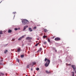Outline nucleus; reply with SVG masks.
Listing matches in <instances>:
<instances>
[{
  "instance_id": "nucleus-19",
  "label": "nucleus",
  "mask_w": 76,
  "mask_h": 76,
  "mask_svg": "<svg viewBox=\"0 0 76 76\" xmlns=\"http://www.w3.org/2000/svg\"><path fill=\"white\" fill-rule=\"evenodd\" d=\"M43 38H47V36H44L43 37Z\"/></svg>"
},
{
  "instance_id": "nucleus-24",
  "label": "nucleus",
  "mask_w": 76,
  "mask_h": 76,
  "mask_svg": "<svg viewBox=\"0 0 76 76\" xmlns=\"http://www.w3.org/2000/svg\"><path fill=\"white\" fill-rule=\"evenodd\" d=\"M1 75H4V74L2 73H1Z\"/></svg>"
},
{
  "instance_id": "nucleus-38",
  "label": "nucleus",
  "mask_w": 76,
  "mask_h": 76,
  "mask_svg": "<svg viewBox=\"0 0 76 76\" xmlns=\"http://www.w3.org/2000/svg\"><path fill=\"white\" fill-rule=\"evenodd\" d=\"M1 37V35H0V38Z\"/></svg>"
},
{
  "instance_id": "nucleus-41",
  "label": "nucleus",
  "mask_w": 76,
  "mask_h": 76,
  "mask_svg": "<svg viewBox=\"0 0 76 76\" xmlns=\"http://www.w3.org/2000/svg\"><path fill=\"white\" fill-rule=\"evenodd\" d=\"M38 52H39V51L38 50Z\"/></svg>"
},
{
  "instance_id": "nucleus-5",
  "label": "nucleus",
  "mask_w": 76,
  "mask_h": 76,
  "mask_svg": "<svg viewBox=\"0 0 76 76\" xmlns=\"http://www.w3.org/2000/svg\"><path fill=\"white\" fill-rule=\"evenodd\" d=\"M32 39V38L30 37H28L26 38V39L29 40V39Z\"/></svg>"
},
{
  "instance_id": "nucleus-35",
  "label": "nucleus",
  "mask_w": 76,
  "mask_h": 76,
  "mask_svg": "<svg viewBox=\"0 0 76 76\" xmlns=\"http://www.w3.org/2000/svg\"><path fill=\"white\" fill-rule=\"evenodd\" d=\"M55 52H57V50H55Z\"/></svg>"
},
{
  "instance_id": "nucleus-11",
  "label": "nucleus",
  "mask_w": 76,
  "mask_h": 76,
  "mask_svg": "<svg viewBox=\"0 0 76 76\" xmlns=\"http://www.w3.org/2000/svg\"><path fill=\"white\" fill-rule=\"evenodd\" d=\"M12 32V30H8V33H10Z\"/></svg>"
},
{
  "instance_id": "nucleus-1",
  "label": "nucleus",
  "mask_w": 76,
  "mask_h": 76,
  "mask_svg": "<svg viewBox=\"0 0 76 76\" xmlns=\"http://www.w3.org/2000/svg\"><path fill=\"white\" fill-rule=\"evenodd\" d=\"M47 60V61L46 63V64H45V67H48L49 64H50V60L47 59V58H45V61H46Z\"/></svg>"
},
{
  "instance_id": "nucleus-28",
  "label": "nucleus",
  "mask_w": 76,
  "mask_h": 76,
  "mask_svg": "<svg viewBox=\"0 0 76 76\" xmlns=\"http://www.w3.org/2000/svg\"><path fill=\"white\" fill-rule=\"evenodd\" d=\"M47 44V42H44V44Z\"/></svg>"
},
{
  "instance_id": "nucleus-8",
  "label": "nucleus",
  "mask_w": 76,
  "mask_h": 76,
  "mask_svg": "<svg viewBox=\"0 0 76 76\" xmlns=\"http://www.w3.org/2000/svg\"><path fill=\"white\" fill-rule=\"evenodd\" d=\"M28 26H26L24 27V29H26L27 28H28Z\"/></svg>"
},
{
  "instance_id": "nucleus-45",
  "label": "nucleus",
  "mask_w": 76,
  "mask_h": 76,
  "mask_svg": "<svg viewBox=\"0 0 76 76\" xmlns=\"http://www.w3.org/2000/svg\"><path fill=\"white\" fill-rule=\"evenodd\" d=\"M15 29H18L17 28H15Z\"/></svg>"
},
{
  "instance_id": "nucleus-6",
  "label": "nucleus",
  "mask_w": 76,
  "mask_h": 76,
  "mask_svg": "<svg viewBox=\"0 0 76 76\" xmlns=\"http://www.w3.org/2000/svg\"><path fill=\"white\" fill-rule=\"evenodd\" d=\"M21 50H20V48H19L17 49L18 52H20V51Z\"/></svg>"
},
{
  "instance_id": "nucleus-37",
  "label": "nucleus",
  "mask_w": 76,
  "mask_h": 76,
  "mask_svg": "<svg viewBox=\"0 0 76 76\" xmlns=\"http://www.w3.org/2000/svg\"><path fill=\"white\" fill-rule=\"evenodd\" d=\"M25 29H23V31H25Z\"/></svg>"
},
{
  "instance_id": "nucleus-13",
  "label": "nucleus",
  "mask_w": 76,
  "mask_h": 76,
  "mask_svg": "<svg viewBox=\"0 0 76 76\" xmlns=\"http://www.w3.org/2000/svg\"><path fill=\"white\" fill-rule=\"evenodd\" d=\"M44 31L45 32H47V29H44Z\"/></svg>"
},
{
  "instance_id": "nucleus-20",
  "label": "nucleus",
  "mask_w": 76,
  "mask_h": 76,
  "mask_svg": "<svg viewBox=\"0 0 76 76\" xmlns=\"http://www.w3.org/2000/svg\"><path fill=\"white\" fill-rule=\"evenodd\" d=\"M29 66H30V65H28L27 66V67L28 68H29Z\"/></svg>"
},
{
  "instance_id": "nucleus-34",
  "label": "nucleus",
  "mask_w": 76,
  "mask_h": 76,
  "mask_svg": "<svg viewBox=\"0 0 76 76\" xmlns=\"http://www.w3.org/2000/svg\"><path fill=\"white\" fill-rule=\"evenodd\" d=\"M31 71H32V70H33V69H32V68H31Z\"/></svg>"
},
{
  "instance_id": "nucleus-48",
  "label": "nucleus",
  "mask_w": 76,
  "mask_h": 76,
  "mask_svg": "<svg viewBox=\"0 0 76 76\" xmlns=\"http://www.w3.org/2000/svg\"><path fill=\"white\" fill-rule=\"evenodd\" d=\"M53 38H54V37H53Z\"/></svg>"
},
{
  "instance_id": "nucleus-32",
  "label": "nucleus",
  "mask_w": 76,
  "mask_h": 76,
  "mask_svg": "<svg viewBox=\"0 0 76 76\" xmlns=\"http://www.w3.org/2000/svg\"><path fill=\"white\" fill-rule=\"evenodd\" d=\"M68 65V66H71V64H69Z\"/></svg>"
},
{
  "instance_id": "nucleus-15",
  "label": "nucleus",
  "mask_w": 76,
  "mask_h": 76,
  "mask_svg": "<svg viewBox=\"0 0 76 76\" xmlns=\"http://www.w3.org/2000/svg\"><path fill=\"white\" fill-rule=\"evenodd\" d=\"M29 31H30V32H32V30L31 29H29Z\"/></svg>"
},
{
  "instance_id": "nucleus-39",
  "label": "nucleus",
  "mask_w": 76,
  "mask_h": 76,
  "mask_svg": "<svg viewBox=\"0 0 76 76\" xmlns=\"http://www.w3.org/2000/svg\"><path fill=\"white\" fill-rule=\"evenodd\" d=\"M38 40H39V39H37Z\"/></svg>"
},
{
  "instance_id": "nucleus-7",
  "label": "nucleus",
  "mask_w": 76,
  "mask_h": 76,
  "mask_svg": "<svg viewBox=\"0 0 76 76\" xmlns=\"http://www.w3.org/2000/svg\"><path fill=\"white\" fill-rule=\"evenodd\" d=\"M46 73H47L48 74L49 73H51V72L50 71H46Z\"/></svg>"
},
{
  "instance_id": "nucleus-22",
  "label": "nucleus",
  "mask_w": 76,
  "mask_h": 76,
  "mask_svg": "<svg viewBox=\"0 0 76 76\" xmlns=\"http://www.w3.org/2000/svg\"><path fill=\"white\" fill-rule=\"evenodd\" d=\"M38 44H39V43H38L36 45H35V46H38Z\"/></svg>"
},
{
  "instance_id": "nucleus-21",
  "label": "nucleus",
  "mask_w": 76,
  "mask_h": 76,
  "mask_svg": "<svg viewBox=\"0 0 76 76\" xmlns=\"http://www.w3.org/2000/svg\"><path fill=\"white\" fill-rule=\"evenodd\" d=\"M21 39H22V37H20V38H19L18 39V40H20Z\"/></svg>"
},
{
  "instance_id": "nucleus-43",
  "label": "nucleus",
  "mask_w": 76,
  "mask_h": 76,
  "mask_svg": "<svg viewBox=\"0 0 76 76\" xmlns=\"http://www.w3.org/2000/svg\"><path fill=\"white\" fill-rule=\"evenodd\" d=\"M1 61H3V60H1Z\"/></svg>"
},
{
  "instance_id": "nucleus-29",
  "label": "nucleus",
  "mask_w": 76,
  "mask_h": 76,
  "mask_svg": "<svg viewBox=\"0 0 76 76\" xmlns=\"http://www.w3.org/2000/svg\"><path fill=\"white\" fill-rule=\"evenodd\" d=\"M37 28V27L35 26L34 27V29H36Z\"/></svg>"
},
{
  "instance_id": "nucleus-30",
  "label": "nucleus",
  "mask_w": 76,
  "mask_h": 76,
  "mask_svg": "<svg viewBox=\"0 0 76 76\" xmlns=\"http://www.w3.org/2000/svg\"><path fill=\"white\" fill-rule=\"evenodd\" d=\"M18 29H15V31H17V30H18Z\"/></svg>"
},
{
  "instance_id": "nucleus-2",
  "label": "nucleus",
  "mask_w": 76,
  "mask_h": 76,
  "mask_svg": "<svg viewBox=\"0 0 76 76\" xmlns=\"http://www.w3.org/2000/svg\"><path fill=\"white\" fill-rule=\"evenodd\" d=\"M22 23L23 25H27L29 24V22L26 19H23L22 21Z\"/></svg>"
},
{
  "instance_id": "nucleus-44",
  "label": "nucleus",
  "mask_w": 76,
  "mask_h": 76,
  "mask_svg": "<svg viewBox=\"0 0 76 76\" xmlns=\"http://www.w3.org/2000/svg\"><path fill=\"white\" fill-rule=\"evenodd\" d=\"M6 76H7V74H6Z\"/></svg>"
},
{
  "instance_id": "nucleus-46",
  "label": "nucleus",
  "mask_w": 76,
  "mask_h": 76,
  "mask_svg": "<svg viewBox=\"0 0 76 76\" xmlns=\"http://www.w3.org/2000/svg\"><path fill=\"white\" fill-rule=\"evenodd\" d=\"M26 76H28V75H26Z\"/></svg>"
},
{
  "instance_id": "nucleus-16",
  "label": "nucleus",
  "mask_w": 76,
  "mask_h": 76,
  "mask_svg": "<svg viewBox=\"0 0 76 76\" xmlns=\"http://www.w3.org/2000/svg\"><path fill=\"white\" fill-rule=\"evenodd\" d=\"M3 31H0V34H3Z\"/></svg>"
},
{
  "instance_id": "nucleus-23",
  "label": "nucleus",
  "mask_w": 76,
  "mask_h": 76,
  "mask_svg": "<svg viewBox=\"0 0 76 76\" xmlns=\"http://www.w3.org/2000/svg\"><path fill=\"white\" fill-rule=\"evenodd\" d=\"M39 50L40 51H42V48H40L39 49Z\"/></svg>"
},
{
  "instance_id": "nucleus-33",
  "label": "nucleus",
  "mask_w": 76,
  "mask_h": 76,
  "mask_svg": "<svg viewBox=\"0 0 76 76\" xmlns=\"http://www.w3.org/2000/svg\"><path fill=\"white\" fill-rule=\"evenodd\" d=\"M13 13L14 14H15V13H16V12H15Z\"/></svg>"
},
{
  "instance_id": "nucleus-42",
  "label": "nucleus",
  "mask_w": 76,
  "mask_h": 76,
  "mask_svg": "<svg viewBox=\"0 0 76 76\" xmlns=\"http://www.w3.org/2000/svg\"><path fill=\"white\" fill-rule=\"evenodd\" d=\"M75 73H76V71H75Z\"/></svg>"
},
{
  "instance_id": "nucleus-50",
  "label": "nucleus",
  "mask_w": 76,
  "mask_h": 76,
  "mask_svg": "<svg viewBox=\"0 0 76 76\" xmlns=\"http://www.w3.org/2000/svg\"><path fill=\"white\" fill-rule=\"evenodd\" d=\"M3 64H4V63Z\"/></svg>"
},
{
  "instance_id": "nucleus-49",
  "label": "nucleus",
  "mask_w": 76,
  "mask_h": 76,
  "mask_svg": "<svg viewBox=\"0 0 76 76\" xmlns=\"http://www.w3.org/2000/svg\"><path fill=\"white\" fill-rule=\"evenodd\" d=\"M53 38H54V37H53Z\"/></svg>"
},
{
  "instance_id": "nucleus-17",
  "label": "nucleus",
  "mask_w": 76,
  "mask_h": 76,
  "mask_svg": "<svg viewBox=\"0 0 76 76\" xmlns=\"http://www.w3.org/2000/svg\"><path fill=\"white\" fill-rule=\"evenodd\" d=\"M72 73H73L72 75V76H75V72H72Z\"/></svg>"
},
{
  "instance_id": "nucleus-10",
  "label": "nucleus",
  "mask_w": 76,
  "mask_h": 76,
  "mask_svg": "<svg viewBox=\"0 0 76 76\" xmlns=\"http://www.w3.org/2000/svg\"><path fill=\"white\" fill-rule=\"evenodd\" d=\"M7 52H8V50H6L5 51H4V53H5V54H6L7 53Z\"/></svg>"
},
{
  "instance_id": "nucleus-36",
  "label": "nucleus",
  "mask_w": 76,
  "mask_h": 76,
  "mask_svg": "<svg viewBox=\"0 0 76 76\" xmlns=\"http://www.w3.org/2000/svg\"><path fill=\"white\" fill-rule=\"evenodd\" d=\"M22 46H23V44H22Z\"/></svg>"
},
{
  "instance_id": "nucleus-4",
  "label": "nucleus",
  "mask_w": 76,
  "mask_h": 76,
  "mask_svg": "<svg viewBox=\"0 0 76 76\" xmlns=\"http://www.w3.org/2000/svg\"><path fill=\"white\" fill-rule=\"evenodd\" d=\"M61 39H60V38L58 37H56L55 39V41H60Z\"/></svg>"
},
{
  "instance_id": "nucleus-3",
  "label": "nucleus",
  "mask_w": 76,
  "mask_h": 76,
  "mask_svg": "<svg viewBox=\"0 0 76 76\" xmlns=\"http://www.w3.org/2000/svg\"><path fill=\"white\" fill-rule=\"evenodd\" d=\"M72 67L73 68V69L74 71H75V69H76V66H75V65H72Z\"/></svg>"
},
{
  "instance_id": "nucleus-27",
  "label": "nucleus",
  "mask_w": 76,
  "mask_h": 76,
  "mask_svg": "<svg viewBox=\"0 0 76 76\" xmlns=\"http://www.w3.org/2000/svg\"><path fill=\"white\" fill-rule=\"evenodd\" d=\"M12 41H15V39H13L12 40Z\"/></svg>"
},
{
  "instance_id": "nucleus-40",
  "label": "nucleus",
  "mask_w": 76,
  "mask_h": 76,
  "mask_svg": "<svg viewBox=\"0 0 76 76\" xmlns=\"http://www.w3.org/2000/svg\"><path fill=\"white\" fill-rule=\"evenodd\" d=\"M29 29H31V28H29Z\"/></svg>"
},
{
  "instance_id": "nucleus-31",
  "label": "nucleus",
  "mask_w": 76,
  "mask_h": 76,
  "mask_svg": "<svg viewBox=\"0 0 76 76\" xmlns=\"http://www.w3.org/2000/svg\"><path fill=\"white\" fill-rule=\"evenodd\" d=\"M0 64H1V65H3V64L1 63H0Z\"/></svg>"
},
{
  "instance_id": "nucleus-25",
  "label": "nucleus",
  "mask_w": 76,
  "mask_h": 76,
  "mask_svg": "<svg viewBox=\"0 0 76 76\" xmlns=\"http://www.w3.org/2000/svg\"><path fill=\"white\" fill-rule=\"evenodd\" d=\"M17 60L18 61V63H19V59H17Z\"/></svg>"
},
{
  "instance_id": "nucleus-12",
  "label": "nucleus",
  "mask_w": 76,
  "mask_h": 76,
  "mask_svg": "<svg viewBox=\"0 0 76 76\" xmlns=\"http://www.w3.org/2000/svg\"><path fill=\"white\" fill-rule=\"evenodd\" d=\"M20 57L21 58H23V57H24V55H21L20 56Z\"/></svg>"
},
{
  "instance_id": "nucleus-51",
  "label": "nucleus",
  "mask_w": 76,
  "mask_h": 76,
  "mask_svg": "<svg viewBox=\"0 0 76 76\" xmlns=\"http://www.w3.org/2000/svg\"><path fill=\"white\" fill-rule=\"evenodd\" d=\"M14 17H15V15L14 16Z\"/></svg>"
},
{
  "instance_id": "nucleus-26",
  "label": "nucleus",
  "mask_w": 76,
  "mask_h": 76,
  "mask_svg": "<svg viewBox=\"0 0 76 76\" xmlns=\"http://www.w3.org/2000/svg\"><path fill=\"white\" fill-rule=\"evenodd\" d=\"M24 36H22L21 37L22 38H24Z\"/></svg>"
},
{
  "instance_id": "nucleus-9",
  "label": "nucleus",
  "mask_w": 76,
  "mask_h": 76,
  "mask_svg": "<svg viewBox=\"0 0 76 76\" xmlns=\"http://www.w3.org/2000/svg\"><path fill=\"white\" fill-rule=\"evenodd\" d=\"M33 64L32 65V66H33V65H35V64H36V62H33L32 63Z\"/></svg>"
},
{
  "instance_id": "nucleus-18",
  "label": "nucleus",
  "mask_w": 76,
  "mask_h": 76,
  "mask_svg": "<svg viewBox=\"0 0 76 76\" xmlns=\"http://www.w3.org/2000/svg\"><path fill=\"white\" fill-rule=\"evenodd\" d=\"M36 70H37V71H38L39 70V69L38 68H37L36 69Z\"/></svg>"
},
{
  "instance_id": "nucleus-47",
  "label": "nucleus",
  "mask_w": 76,
  "mask_h": 76,
  "mask_svg": "<svg viewBox=\"0 0 76 76\" xmlns=\"http://www.w3.org/2000/svg\"><path fill=\"white\" fill-rule=\"evenodd\" d=\"M1 2H2V1H1L0 2V3H1Z\"/></svg>"
},
{
  "instance_id": "nucleus-14",
  "label": "nucleus",
  "mask_w": 76,
  "mask_h": 76,
  "mask_svg": "<svg viewBox=\"0 0 76 76\" xmlns=\"http://www.w3.org/2000/svg\"><path fill=\"white\" fill-rule=\"evenodd\" d=\"M48 42H50V39L48 38Z\"/></svg>"
}]
</instances>
